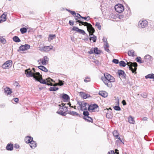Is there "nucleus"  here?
I'll return each instance as SVG.
<instances>
[{
  "label": "nucleus",
  "mask_w": 154,
  "mask_h": 154,
  "mask_svg": "<svg viewBox=\"0 0 154 154\" xmlns=\"http://www.w3.org/2000/svg\"><path fill=\"white\" fill-rule=\"evenodd\" d=\"M99 94L100 95L104 97H106L108 95V93L104 91H100L99 93Z\"/></svg>",
  "instance_id": "22"
},
{
  "label": "nucleus",
  "mask_w": 154,
  "mask_h": 154,
  "mask_svg": "<svg viewBox=\"0 0 154 154\" xmlns=\"http://www.w3.org/2000/svg\"><path fill=\"white\" fill-rule=\"evenodd\" d=\"M20 31L23 34L27 32V29L26 28H23L20 29Z\"/></svg>",
  "instance_id": "39"
},
{
  "label": "nucleus",
  "mask_w": 154,
  "mask_h": 154,
  "mask_svg": "<svg viewBox=\"0 0 154 154\" xmlns=\"http://www.w3.org/2000/svg\"><path fill=\"white\" fill-rule=\"evenodd\" d=\"M83 114L85 116H88L89 115V113L87 111H84L83 112Z\"/></svg>",
  "instance_id": "45"
},
{
  "label": "nucleus",
  "mask_w": 154,
  "mask_h": 154,
  "mask_svg": "<svg viewBox=\"0 0 154 154\" xmlns=\"http://www.w3.org/2000/svg\"><path fill=\"white\" fill-rule=\"evenodd\" d=\"M72 15L74 16L76 15L75 12L73 11H71L70 13Z\"/></svg>",
  "instance_id": "59"
},
{
  "label": "nucleus",
  "mask_w": 154,
  "mask_h": 154,
  "mask_svg": "<svg viewBox=\"0 0 154 154\" xmlns=\"http://www.w3.org/2000/svg\"><path fill=\"white\" fill-rule=\"evenodd\" d=\"M53 46L51 45L50 46H45L43 47L40 48L39 50L42 51H49L52 49Z\"/></svg>",
  "instance_id": "11"
},
{
  "label": "nucleus",
  "mask_w": 154,
  "mask_h": 154,
  "mask_svg": "<svg viewBox=\"0 0 154 154\" xmlns=\"http://www.w3.org/2000/svg\"><path fill=\"white\" fill-rule=\"evenodd\" d=\"M128 122L131 124H134L135 123V121L134 120L133 117L130 116L128 118Z\"/></svg>",
  "instance_id": "31"
},
{
  "label": "nucleus",
  "mask_w": 154,
  "mask_h": 154,
  "mask_svg": "<svg viewBox=\"0 0 154 154\" xmlns=\"http://www.w3.org/2000/svg\"><path fill=\"white\" fill-rule=\"evenodd\" d=\"M77 22L79 23L80 26L81 25V24L82 25H83L85 26H87V28H88V26L89 25V24H90V23H89L87 22H83L80 20H77Z\"/></svg>",
  "instance_id": "25"
},
{
  "label": "nucleus",
  "mask_w": 154,
  "mask_h": 154,
  "mask_svg": "<svg viewBox=\"0 0 154 154\" xmlns=\"http://www.w3.org/2000/svg\"><path fill=\"white\" fill-rule=\"evenodd\" d=\"M13 39L14 41L16 42H18L20 41V39L17 36H14L13 37Z\"/></svg>",
  "instance_id": "33"
},
{
  "label": "nucleus",
  "mask_w": 154,
  "mask_h": 154,
  "mask_svg": "<svg viewBox=\"0 0 154 154\" xmlns=\"http://www.w3.org/2000/svg\"><path fill=\"white\" fill-rule=\"evenodd\" d=\"M108 154H115V153L114 151L111 150L108 153Z\"/></svg>",
  "instance_id": "58"
},
{
  "label": "nucleus",
  "mask_w": 154,
  "mask_h": 154,
  "mask_svg": "<svg viewBox=\"0 0 154 154\" xmlns=\"http://www.w3.org/2000/svg\"><path fill=\"white\" fill-rule=\"evenodd\" d=\"M90 40H92L93 42H96L97 39V37L95 36L93 34H91L90 35Z\"/></svg>",
  "instance_id": "26"
},
{
  "label": "nucleus",
  "mask_w": 154,
  "mask_h": 154,
  "mask_svg": "<svg viewBox=\"0 0 154 154\" xmlns=\"http://www.w3.org/2000/svg\"><path fill=\"white\" fill-rule=\"evenodd\" d=\"M79 29L78 27L74 26L72 29V30L73 31H76L78 32Z\"/></svg>",
  "instance_id": "51"
},
{
  "label": "nucleus",
  "mask_w": 154,
  "mask_h": 154,
  "mask_svg": "<svg viewBox=\"0 0 154 154\" xmlns=\"http://www.w3.org/2000/svg\"><path fill=\"white\" fill-rule=\"evenodd\" d=\"M94 53L97 54H100L101 52L100 50H99L97 48H94Z\"/></svg>",
  "instance_id": "36"
},
{
  "label": "nucleus",
  "mask_w": 154,
  "mask_h": 154,
  "mask_svg": "<svg viewBox=\"0 0 154 154\" xmlns=\"http://www.w3.org/2000/svg\"><path fill=\"white\" fill-rule=\"evenodd\" d=\"M90 77H87L85 78V79H84V81L85 82H89L90 81Z\"/></svg>",
  "instance_id": "48"
},
{
  "label": "nucleus",
  "mask_w": 154,
  "mask_h": 154,
  "mask_svg": "<svg viewBox=\"0 0 154 154\" xmlns=\"http://www.w3.org/2000/svg\"><path fill=\"white\" fill-rule=\"evenodd\" d=\"M146 79H153L154 81V74L153 73L149 74L146 75L145 77Z\"/></svg>",
  "instance_id": "29"
},
{
  "label": "nucleus",
  "mask_w": 154,
  "mask_h": 154,
  "mask_svg": "<svg viewBox=\"0 0 154 154\" xmlns=\"http://www.w3.org/2000/svg\"><path fill=\"white\" fill-rule=\"evenodd\" d=\"M6 149L8 150L12 151L13 149V145L11 143H8L7 145Z\"/></svg>",
  "instance_id": "23"
},
{
  "label": "nucleus",
  "mask_w": 154,
  "mask_h": 154,
  "mask_svg": "<svg viewBox=\"0 0 154 154\" xmlns=\"http://www.w3.org/2000/svg\"><path fill=\"white\" fill-rule=\"evenodd\" d=\"M58 81H59L58 83H56L55 84L56 85H58L60 86H62L63 85V82H64L63 81L60 80H59Z\"/></svg>",
  "instance_id": "43"
},
{
  "label": "nucleus",
  "mask_w": 154,
  "mask_h": 154,
  "mask_svg": "<svg viewBox=\"0 0 154 154\" xmlns=\"http://www.w3.org/2000/svg\"><path fill=\"white\" fill-rule=\"evenodd\" d=\"M101 80L108 87L111 88L112 86V83L115 81V79L107 73L104 74V76L102 77Z\"/></svg>",
  "instance_id": "1"
},
{
  "label": "nucleus",
  "mask_w": 154,
  "mask_h": 154,
  "mask_svg": "<svg viewBox=\"0 0 154 154\" xmlns=\"http://www.w3.org/2000/svg\"><path fill=\"white\" fill-rule=\"evenodd\" d=\"M108 48L109 47H104V48L105 50L106 51H107L108 53H110V51L109 50V49Z\"/></svg>",
  "instance_id": "56"
},
{
  "label": "nucleus",
  "mask_w": 154,
  "mask_h": 154,
  "mask_svg": "<svg viewBox=\"0 0 154 154\" xmlns=\"http://www.w3.org/2000/svg\"><path fill=\"white\" fill-rule=\"evenodd\" d=\"M142 120L143 121H147V118L146 117H144L142 119Z\"/></svg>",
  "instance_id": "63"
},
{
  "label": "nucleus",
  "mask_w": 154,
  "mask_h": 154,
  "mask_svg": "<svg viewBox=\"0 0 154 154\" xmlns=\"http://www.w3.org/2000/svg\"><path fill=\"white\" fill-rule=\"evenodd\" d=\"M12 62L11 60H8L6 61L2 65L3 69H7L10 67L12 65Z\"/></svg>",
  "instance_id": "12"
},
{
  "label": "nucleus",
  "mask_w": 154,
  "mask_h": 154,
  "mask_svg": "<svg viewBox=\"0 0 154 154\" xmlns=\"http://www.w3.org/2000/svg\"><path fill=\"white\" fill-rule=\"evenodd\" d=\"M7 13H4L0 17V22H4L6 20V16Z\"/></svg>",
  "instance_id": "18"
},
{
  "label": "nucleus",
  "mask_w": 154,
  "mask_h": 154,
  "mask_svg": "<svg viewBox=\"0 0 154 154\" xmlns=\"http://www.w3.org/2000/svg\"><path fill=\"white\" fill-rule=\"evenodd\" d=\"M136 60L140 63H141L144 62V60L142 61L141 58L139 57H138L136 58Z\"/></svg>",
  "instance_id": "34"
},
{
  "label": "nucleus",
  "mask_w": 154,
  "mask_h": 154,
  "mask_svg": "<svg viewBox=\"0 0 154 154\" xmlns=\"http://www.w3.org/2000/svg\"><path fill=\"white\" fill-rule=\"evenodd\" d=\"M25 74L27 77H33L34 79V76H36L35 73H33L30 70V69L25 70Z\"/></svg>",
  "instance_id": "9"
},
{
  "label": "nucleus",
  "mask_w": 154,
  "mask_h": 154,
  "mask_svg": "<svg viewBox=\"0 0 154 154\" xmlns=\"http://www.w3.org/2000/svg\"><path fill=\"white\" fill-rule=\"evenodd\" d=\"M94 48H92L91 49L90 51H88V53L90 54L94 53Z\"/></svg>",
  "instance_id": "49"
},
{
  "label": "nucleus",
  "mask_w": 154,
  "mask_h": 154,
  "mask_svg": "<svg viewBox=\"0 0 154 154\" xmlns=\"http://www.w3.org/2000/svg\"><path fill=\"white\" fill-rule=\"evenodd\" d=\"M38 67L39 69L45 72H47L48 71V70L47 68L43 66H40Z\"/></svg>",
  "instance_id": "30"
},
{
  "label": "nucleus",
  "mask_w": 154,
  "mask_h": 154,
  "mask_svg": "<svg viewBox=\"0 0 154 154\" xmlns=\"http://www.w3.org/2000/svg\"><path fill=\"white\" fill-rule=\"evenodd\" d=\"M14 85H15V86L17 87H20V85L19 84V83L17 82H15L14 83Z\"/></svg>",
  "instance_id": "57"
},
{
  "label": "nucleus",
  "mask_w": 154,
  "mask_h": 154,
  "mask_svg": "<svg viewBox=\"0 0 154 154\" xmlns=\"http://www.w3.org/2000/svg\"><path fill=\"white\" fill-rule=\"evenodd\" d=\"M118 74L120 77L122 78H124L125 77V74L123 71L122 70H119Z\"/></svg>",
  "instance_id": "19"
},
{
  "label": "nucleus",
  "mask_w": 154,
  "mask_h": 154,
  "mask_svg": "<svg viewBox=\"0 0 154 154\" xmlns=\"http://www.w3.org/2000/svg\"><path fill=\"white\" fill-rule=\"evenodd\" d=\"M66 105H69V106H70L71 107H73V106H71V103H70L69 102L68 103L66 104Z\"/></svg>",
  "instance_id": "64"
},
{
  "label": "nucleus",
  "mask_w": 154,
  "mask_h": 154,
  "mask_svg": "<svg viewBox=\"0 0 154 154\" xmlns=\"http://www.w3.org/2000/svg\"><path fill=\"white\" fill-rule=\"evenodd\" d=\"M78 32L80 34H82L83 35H85V31L82 29H79V30H78Z\"/></svg>",
  "instance_id": "42"
},
{
  "label": "nucleus",
  "mask_w": 154,
  "mask_h": 154,
  "mask_svg": "<svg viewBox=\"0 0 154 154\" xmlns=\"http://www.w3.org/2000/svg\"><path fill=\"white\" fill-rule=\"evenodd\" d=\"M49 60V58L47 56H45L44 58L40 59L38 61V62H39L40 61L42 63V64L43 65H46L48 62Z\"/></svg>",
  "instance_id": "10"
},
{
  "label": "nucleus",
  "mask_w": 154,
  "mask_h": 154,
  "mask_svg": "<svg viewBox=\"0 0 154 154\" xmlns=\"http://www.w3.org/2000/svg\"><path fill=\"white\" fill-rule=\"evenodd\" d=\"M30 48V46L29 45L25 44L24 45H22L19 47V49L20 51H24L29 49Z\"/></svg>",
  "instance_id": "15"
},
{
  "label": "nucleus",
  "mask_w": 154,
  "mask_h": 154,
  "mask_svg": "<svg viewBox=\"0 0 154 154\" xmlns=\"http://www.w3.org/2000/svg\"><path fill=\"white\" fill-rule=\"evenodd\" d=\"M95 26L99 29L100 30L101 29V26L100 23L98 22H96L95 24Z\"/></svg>",
  "instance_id": "41"
},
{
  "label": "nucleus",
  "mask_w": 154,
  "mask_h": 154,
  "mask_svg": "<svg viewBox=\"0 0 154 154\" xmlns=\"http://www.w3.org/2000/svg\"><path fill=\"white\" fill-rule=\"evenodd\" d=\"M62 106H61L60 105H59V106L60 107L59 110L57 111V113L61 115L65 116L66 114V112L68 111V107L65 106L66 103H62Z\"/></svg>",
  "instance_id": "3"
},
{
  "label": "nucleus",
  "mask_w": 154,
  "mask_h": 154,
  "mask_svg": "<svg viewBox=\"0 0 154 154\" xmlns=\"http://www.w3.org/2000/svg\"><path fill=\"white\" fill-rule=\"evenodd\" d=\"M14 101L17 103L19 101V99L17 98H14Z\"/></svg>",
  "instance_id": "60"
},
{
  "label": "nucleus",
  "mask_w": 154,
  "mask_h": 154,
  "mask_svg": "<svg viewBox=\"0 0 154 154\" xmlns=\"http://www.w3.org/2000/svg\"><path fill=\"white\" fill-rule=\"evenodd\" d=\"M126 65L129 66V69L131 70L133 73H136V70L137 66V63L136 62L131 63L127 62Z\"/></svg>",
  "instance_id": "4"
},
{
  "label": "nucleus",
  "mask_w": 154,
  "mask_h": 154,
  "mask_svg": "<svg viewBox=\"0 0 154 154\" xmlns=\"http://www.w3.org/2000/svg\"><path fill=\"white\" fill-rule=\"evenodd\" d=\"M81 18L84 19L87 21L89 20L90 19V17L89 16H88L87 17H81Z\"/></svg>",
  "instance_id": "47"
},
{
  "label": "nucleus",
  "mask_w": 154,
  "mask_h": 154,
  "mask_svg": "<svg viewBox=\"0 0 154 154\" xmlns=\"http://www.w3.org/2000/svg\"><path fill=\"white\" fill-rule=\"evenodd\" d=\"M56 37V35H49L48 40L49 41H51L54 38Z\"/></svg>",
  "instance_id": "37"
},
{
  "label": "nucleus",
  "mask_w": 154,
  "mask_h": 154,
  "mask_svg": "<svg viewBox=\"0 0 154 154\" xmlns=\"http://www.w3.org/2000/svg\"><path fill=\"white\" fill-rule=\"evenodd\" d=\"M29 145L31 148L34 149L36 146L37 144L35 141L32 140L30 143Z\"/></svg>",
  "instance_id": "24"
},
{
  "label": "nucleus",
  "mask_w": 154,
  "mask_h": 154,
  "mask_svg": "<svg viewBox=\"0 0 154 154\" xmlns=\"http://www.w3.org/2000/svg\"><path fill=\"white\" fill-rule=\"evenodd\" d=\"M36 76H34V79H35V81L39 82L41 84H45L48 85L52 86L53 85V84L51 82H55L52 79L49 77L45 80L43 79L42 78V75H40L38 72H36Z\"/></svg>",
  "instance_id": "2"
},
{
  "label": "nucleus",
  "mask_w": 154,
  "mask_h": 154,
  "mask_svg": "<svg viewBox=\"0 0 154 154\" xmlns=\"http://www.w3.org/2000/svg\"><path fill=\"white\" fill-rule=\"evenodd\" d=\"M122 103L123 105H125L126 104V102L125 100H123L122 101Z\"/></svg>",
  "instance_id": "62"
},
{
  "label": "nucleus",
  "mask_w": 154,
  "mask_h": 154,
  "mask_svg": "<svg viewBox=\"0 0 154 154\" xmlns=\"http://www.w3.org/2000/svg\"><path fill=\"white\" fill-rule=\"evenodd\" d=\"M68 113L71 115L74 116H78L80 115L79 114L77 113V112L73 111H69L68 112Z\"/></svg>",
  "instance_id": "28"
},
{
  "label": "nucleus",
  "mask_w": 154,
  "mask_h": 154,
  "mask_svg": "<svg viewBox=\"0 0 154 154\" xmlns=\"http://www.w3.org/2000/svg\"><path fill=\"white\" fill-rule=\"evenodd\" d=\"M80 94L81 97L85 99L88 97H89L90 96L89 94H87L83 92H80Z\"/></svg>",
  "instance_id": "20"
},
{
  "label": "nucleus",
  "mask_w": 154,
  "mask_h": 154,
  "mask_svg": "<svg viewBox=\"0 0 154 154\" xmlns=\"http://www.w3.org/2000/svg\"><path fill=\"white\" fill-rule=\"evenodd\" d=\"M113 108L116 110L119 111L121 110V108L119 106H116L113 107Z\"/></svg>",
  "instance_id": "44"
},
{
  "label": "nucleus",
  "mask_w": 154,
  "mask_h": 154,
  "mask_svg": "<svg viewBox=\"0 0 154 154\" xmlns=\"http://www.w3.org/2000/svg\"><path fill=\"white\" fill-rule=\"evenodd\" d=\"M128 54L129 56H134V51L133 50H130L128 52Z\"/></svg>",
  "instance_id": "35"
},
{
  "label": "nucleus",
  "mask_w": 154,
  "mask_h": 154,
  "mask_svg": "<svg viewBox=\"0 0 154 154\" xmlns=\"http://www.w3.org/2000/svg\"><path fill=\"white\" fill-rule=\"evenodd\" d=\"M153 60V57L149 55H146L144 58V62H150V61H152Z\"/></svg>",
  "instance_id": "13"
},
{
  "label": "nucleus",
  "mask_w": 154,
  "mask_h": 154,
  "mask_svg": "<svg viewBox=\"0 0 154 154\" xmlns=\"http://www.w3.org/2000/svg\"><path fill=\"white\" fill-rule=\"evenodd\" d=\"M19 145L17 144H16L14 145V147L17 149L19 148Z\"/></svg>",
  "instance_id": "61"
},
{
  "label": "nucleus",
  "mask_w": 154,
  "mask_h": 154,
  "mask_svg": "<svg viewBox=\"0 0 154 154\" xmlns=\"http://www.w3.org/2000/svg\"><path fill=\"white\" fill-rule=\"evenodd\" d=\"M75 17H78L79 19H80V18H81V17H82L81 15L78 13L76 14V15H75Z\"/></svg>",
  "instance_id": "55"
},
{
  "label": "nucleus",
  "mask_w": 154,
  "mask_h": 154,
  "mask_svg": "<svg viewBox=\"0 0 154 154\" xmlns=\"http://www.w3.org/2000/svg\"><path fill=\"white\" fill-rule=\"evenodd\" d=\"M5 91L7 95H10L12 93L11 89L9 88H6L5 89Z\"/></svg>",
  "instance_id": "27"
},
{
  "label": "nucleus",
  "mask_w": 154,
  "mask_h": 154,
  "mask_svg": "<svg viewBox=\"0 0 154 154\" xmlns=\"http://www.w3.org/2000/svg\"><path fill=\"white\" fill-rule=\"evenodd\" d=\"M98 106L96 104H91L90 105L88 104V109L90 112H98Z\"/></svg>",
  "instance_id": "5"
},
{
  "label": "nucleus",
  "mask_w": 154,
  "mask_h": 154,
  "mask_svg": "<svg viewBox=\"0 0 154 154\" xmlns=\"http://www.w3.org/2000/svg\"><path fill=\"white\" fill-rule=\"evenodd\" d=\"M0 42H1V43L3 44H5V43L6 42L5 39L3 38H1L0 39Z\"/></svg>",
  "instance_id": "46"
},
{
  "label": "nucleus",
  "mask_w": 154,
  "mask_h": 154,
  "mask_svg": "<svg viewBox=\"0 0 154 154\" xmlns=\"http://www.w3.org/2000/svg\"><path fill=\"white\" fill-rule=\"evenodd\" d=\"M116 11L118 12L121 13L124 10V6L121 4H119L115 6Z\"/></svg>",
  "instance_id": "7"
},
{
  "label": "nucleus",
  "mask_w": 154,
  "mask_h": 154,
  "mask_svg": "<svg viewBox=\"0 0 154 154\" xmlns=\"http://www.w3.org/2000/svg\"><path fill=\"white\" fill-rule=\"evenodd\" d=\"M58 89V88L54 87H50L49 90L51 91H55Z\"/></svg>",
  "instance_id": "40"
},
{
  "label": "nucleus",
  "mask_w": 154,
  "mask_h": 154,
  "mask_svg": "<svg viewBox=\"0 0 154 154\" xmlns=\"http://www.w3.org/2000/svg\"><path fill=\"white\" fill-rule=\"evenodd\" d=\"M83 119L89 122H91L92 121V119L91 118L88 116H85L84 117Z\"/></svg>",
  "instance_id": "32"
},
{
  "label": "nucleus",
  "mask_w": 154,
  "mask_h": 154,
  "mask_svg": "<svg viewBox=\"0 0 154 154\" xmlns=\"http://www.w3.org/2000/svg\"><path fill=\"white\" fill-rule=\"evenodd\" d=\"M62 98L64 102H68L70 99L69 96L67 94H62Z\"/></svg>",
  "instance_id": "16"
},
{
  "label": "nucleus",
  "mask_w": 154,
  "mask_h": 154,
  "mask_svg": "<svg viewBox=\"0 0 154 154\" xmlns=\"http://www.w3.org/2000/svg\"><path fill=\"white\" fill-rule=\"evenodd\" d=\"M141 96L142 97H143V98H146L147 97V94L146 93H143L141 95Z\"/></svg>",
  "instance_id": "54"
},
{
  "label": "nucleus",
  "mask_w": 154,
  "mask_h": 154,
  "mask_svg": "<svg viewBox=\"0 0 154 154\" xmlns=\"http://www.w3.org/2000/svg\"><path fill=\"white\" fill-rule=\"evenodd\" d=\"M112 62L116 64H117L119 63V60L117 59H114L112 60Z\"/></svg>",
  "instance_id": "50"
},
{
  "label": "nucleus",
  "mask_w": 154,
  "mask_h": 154,
  "mask_svg": "<svg viewBox=\"0 0 154 154\" xmlns=\"http://www.w3.org/2000/svg\"><path fill=\"white\" fill-rule=\"evenodd\" d=\"M87 29L89 32L90 34H93L95 32L94 28L92 27V25L91 24H89L88 26Z\"/></svg>",
  "instance_id": "17"
},
{
  "label": "nucleus",
  "mask_w": 154,
  "mask_h": 154,
  "mask_svg": "<svg viewBox=\"0 0 154 154\" xmlns=\"http://www.w3.org/2000/svg\"><path fill=\"white\" fill-rule=\"evenodd\" d=\"M104 47H109V45L108 43L107 42V39H106V42L104 43Z\"/></svg>",
  "instance_id": "52"
},
{
  "label": "nucleus",
  "mask_w": 154,
  "mask_h": 154,
  "mask_svg": "<svg viewBox=\"0 0 154 154\" xmlns=\"http://www.w3.org/2000/svg\"><path fill=\"white\" fill-rule=\"evenodd\" d=\"M33 138L31 136H27L25 138V141L26 143H29L32 140Z\"/></svg>",
  "instance_id": "21"
},
{
  "label": "nucleus",
  "mask_w": 154,
  "mask_h": 154,
  "mask_svg": "<svg viewBox=\"0 0 154 154\" xmlns=\"http://www.w3.org/2000/svg\"><path fill=\"white\" fill-rule=\"evenodd\" d=\"M69 24L71 26H72L74 24V22L73 21L71 20H70L69 22Z\"/></svg>",
  "instance_id": "53"
},
{
  "label": "nucleus",
  "mask_w": 154,
  "mask_h": 154,
  "mask_svg": "<svg viewBox=\"0 0 154 154\" xmlns=\"http://www.w3.org/2000/svg\"><path fill=\"white\" fill-rule=\"evenodd\" d=\"M119 66H121L125 67L126 65L125 63L123 61H120L119 62Z\"/></svg>",
  "instance_id": "38"
},
{
  "label": "nucleus",
  "mask_w": 154,
  "mask_h": 154,
  "mask_svg": "<svg viewBox=\"0 0 154 154\" xmlns=\"http://www.w3.org/2000/svg\"><path fill=\"white\" fill-rule=\"evenodd\" d=\"M113 134L114 135V136L116 137V138H118V140H117V141L118 142H122L123 144L124 143L122 142V141L121 139L118 136V133L116 131H114L113 132Z\"/></svg>",
  "instance_id": "14"
},
{
  "label": "nucleus",
  "mask_w": 154,
  "mask_h": 154,
  "mask_svg": "<svg viewBox=\"0 0 154 154\" xmlns=\"http://www.w3.org/2000/svg\"><path fill=\"white\" fill-rule=\"evenodd\" d=\"M79 104L80 106L81 110H86L88 108V104L84 102H79Z\"/></svg>",
  "instance_id": "8"
},
{
  "label": "nucleus",
  "mask_w": 154,
  "mask_h": 154,
  "mask_svg": "<svg viewBox=\"0 0 154 154\" xmlns=\"http://www.w3.org/2000/svg\"><path fill=\"white\" fill-rule=\"evenodd\" d=\"M147 21L145 20H140L138 24V27L141 28H145L147 26Z\"/></svg>",
  "instance_id": "6"
}]
</instances>
